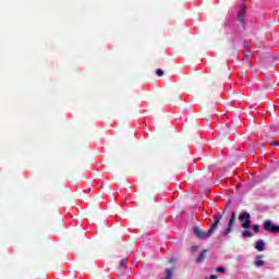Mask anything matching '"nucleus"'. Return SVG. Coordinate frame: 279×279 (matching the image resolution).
<instances>
[{"label":"nucleus","mask_w":279,"mask_h":279,"mask_svg":"<svg viewBox=\"0 0 279 279\" xmlns=\"http://www.w3.org/2000/svg\"><path fill=\"white\" fill-rule=\"evenodd\" d=\"M260 258H263V256L258 255L257 259L255 260V267H263L265 265V262L262 260Z\"/></svg>","instance_id":"nucleus-9"},{"label":"nucleus","mask_w":279,"mask_h":279,"mask_svg":"<svg viewBox=\"0 0 279 279\" xmlns=\"http://www.w3.org/2000/svg\"><path fill=\"white\" fill-rule=\"evenodd\" d=\"M197 250H199V246H193L192 247V252H197Z\"/></svg>","instance_id":"nucleus-16"},{"label":"nucleus","mask_w":279,"mask_h":279,"mask_svg":"<svg viewBox=\"0 0 279 279\" xmlns=\"http://www.w3.org/2000/svg\"><path fill=\"white\" fill-rule=\"evenodd\" d=\"M255 250H257V252H263L265 250V242L263 240H258L255 244Z\"/></svg>","instance_id":"nucleus-7"},{"label":"nucleus","mask_w":279,"mask_h":279,"mask_svg":"<svg viewBox=\"0 0 279 279\" xmlns=\"http://www.w3.org/2000/svg\"><path fill=\"white\" fill-rule=\"evenodd\" d=\"M250 219H252V216L250 215V213H244L239 216V221H242V222L244 221L242 223V228H245V229L252 228V220Z\"/></svg>","instance_id":"nucleus-1"},{"label":"nucleus","mask_w":279,"mask_h":279,"mask_svg":"<svg viewBox=\"0 0 279 279\" xmlns=\"http://www.w3.org/2000/svg\"><path fill=\"white\" fill-rule=\"evenodd\" d=\"M264 230H267V232H279V226H275L271 220H266L264 222Z\"/></svg>","instance_id":"nucleus-4"},{"label":"nucleus","mask_w":279,"mask_h":279,"mask_svg":"<svg viewBox=\"0 0 279 279\" xmlns=\"http://www.w3.org/2000/svg\"><path fill=\"white\" fill-rule=\"evenodd\" d=\"M218 277H217V275H211L210 277H209V279H217Z\"/></svg>","instance_id":"nucleus-17"},{"label":"nucleus","mask_w":279,"mask_h":279,"mask_svg":"<svg viewBox=\"0 0 279 279\" xmlns=\"http://www.w3.org/2000/svg\"><path fill=\"white\" fill-rule=\"evenodd\" d=\"M253 231L255 234H258L260 232V227L258 225L253 226Z\"/></svg>","instance_id":"nucleus-12"},{"label":"nucleus","mask_w":279,"mask_h":279,"mask_svg":"<svg viewBox=\"0 0 279 279\" xmlns=\"http://www.w3.org/2000/svg\"><path fill=\"white\" fill-rule=\"evenodd\" d=\"M230 204H231V201H229V202L227 203L226 208H228V206H230Z\"/></svg>","instance_id":"nucleus-19"},{"label":"nucleus","mask_w":279,"mask_h":279,"mask_svg":"<svg viewBox=\"0 0 279 279\" xmlns=\"http://www.w3.org/2000/svg\"><path fill=\"white\" fill-rule=\"evenodd\" d=\"M245 8H246L245 4H242L238 13V21H240L242 25H245Z\"/></svg>","instance_id":"nucleus-6"},{"label":"nucleus","mask_w":279,"mask_h":279,"mask_svg":"<svg viewBox=\"0 0 279 279\" xmlns=\"http://www.w3.org/2000/svg\"><path fill=\"white\" fill-rule=\"evenodd\" d=\"M156 75H158L159 77H162V75H165V72L161 69H158L156 71Z\"/></svg>","instance_id":"nucleus-14"},{"label":"nucleus","mask_w":279,"mask_h":279,"mask_svg":"<svg viewBox=\"0 0 279 279\" xmlns=\"http://www.w3.org/2000/svg\"><path fill=\"white\" fill-rule=\"evenodd\" d=\"M270 145H274V147H279V143L278 142H272V143H270Z\"/></svg>","instance_id":"nucleus-15"},{"label":"nucleus","mask_w":279,"mask_h":279,"mask_svg":"<svg viewBox=\"0 0 279 279\" xmlns=\"http://www.w3.org/2000/svg\"><path fill=\"white\" fill-rule=\"evenodd\" d=\"M206 254H208V250H203L202 253L196 258V263H204V259L206 258Z\"/></svg>","instance_id":"nucleus-8"},{"label":"nucleus","mask_w":279,"mask_h":279,"mask_svg":"<svg viewBox=\"0 0 279 279\" xmlns=\"http://www.w3.org/2000/svg\"><path fill=\"white\" fill-rule=\"evenodd\" d=\"M221 219H223V214H218L214 217V222L208 230V236H213V233L215 232V230H217V226H219Z\"/></svg>","instance_id":"nucleus-2"},{"label":"nucleus","mask_w":279,"mask_h":279,"mask_svg":"<svg viewBox=\"0 0 279 279\" xmlns=\"http://www.w3.org/2000/svg\"><path fill=\"white\" fill-rule=\"evenodd\" d=\"M242 236H244V238L254 236V233H251L250 231L246 230V231H243Z\"/></svg>","instance_id":"nucleus-11"},{"label":"nucleus","mask_w":279,"mask_h":279,"mask_svg":"<svg viewBox=\"0 0 279 279\" xmlns=\"http://www.w3.org/2000/svg\"><path fill=\"white\" fill-rule=\"evenodd\" d=\"M244 56H245L246 58H250V51L244 52Z\"/></svg>","instance_id":"nucleus-18"},{"label":"nucleus","mask_w":279,"mask_h":279,"mask_svg":"<svg viewBox=\"0 0 279 279\" xmlns=\"http://www.w3.org/2000/svg\"><path fill=\"white\" fill-rule=\"evenodd\" d=\"M236 221V213L233 211L231 214V218L229 220V223H228V227L227 229L225 230V232L222 233L223 236H228V234H230V232H232V228L234 227V222Z\"/></svg>","instance_id":"nucleus-3"},{"label":"nucleus","mask_w":279,"mask_h":279,"mask_svg":"<svg viewBox=\"0 0 279 279\" xmlns=\"http://www.w3.org/2000/svg\"><path fill=\"white\" fill-rule=\"evenodd\" d=\"M125 265H128V258H123L120 260V268L123 269V267H125Z\"/></svg>","instance_id":"nucleus-10"},{"label":"nucleus","mask_w":279,"mask_h":279,"mask_svg":"<svg viewBox=\"0 0 279 279\" xmlns=\"http://www.w3.org/2000/svg\"><path fill=\"white\" fill-rule=\"evenodd\" d=\"M216 271H217L218 274H226V268H223V267H218V268H216Z\"/></svg>","instance_id":"nucleus-13"},{"label":"nucleus","mask_w":279,"mask_h":279,"mask_svg":"<svg viewBox=\"0 0 279 279\" xmlns=\"http://www.w3.org/2000/svg\"><path fill=\"white\" fill-rule=\"evenodd\" d=\"M193 232L195 236H197V239H209V236H211V235H208V231L206 232L199 229V227H194Z\"/></svg>","instance_id":"nucleus-5"}]
</instances>
